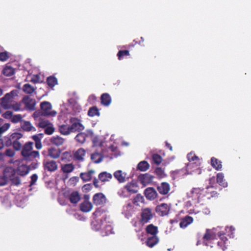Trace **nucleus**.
<instances>
[{
    "label": "nucleus",
    "instance_id": "nucleus-1",
    "mask_svg": "<svg viewBox=\"0 0 251 251\" xmlns=\"http://www.w3.org/2000/svg\"><path fill=\"white\" fill-rule=\"evenodd\" d=\"M33 143L28 142L22 147L21 155L22 160L26 162L34 161L36 158H40V154L38 151H32Z\"/></svg>",
    "mask_w": 251,
    "mask_h": 251
},
{
    "label": "nucleus",
    "instance_id": "nucleus-2",
    "mask_svg": "<svg viewBox=\"0 0 251 251\" xmlns=\"http://www.w3.org/2000/svg\"><path fill=\"white\" fill-rule=\"evenodd\" d=\"M15 95L16 91L15 90H12L10 93L5 94L0 99L1 106L4 109H12L16 110Z\"/></svg>",
    "mask_w": 251,
    "mask_h": 251
},
{
    "label": "nucleus",
    "instance_id": "nucleus-3",
    "mask_svg": "<svg viewBox=\"0 0 251 251\" xmlns=\"http://www.w3.org/2000/svg\"><path fill=\"white\" fill-rule=\"evenodd\" d=\"M155 214L150 208H145L141 210L139 224L143 226L150 222L154 217Z\"/></svg>",
    "mask_w": 251,
    "mask_h": 251
},
{
    "label": "nucleus",
    "instance_id": "nucleus-4",
    "mask_svg": "<svg viewBox=\"0 0 251 251\" xmlns=\"http://www.w3.org/2000/svg\"><path fill=\"white\" fill-rule=\"evenodd\" d=\"M22 103L24 104L25 108L29 111L35 110L36 101L34 99L31 98L29 96H26L24 97L19 103H17V111L21 109L20 105Z\"/></svg>",
    "mask_w": 251,
    "mask_h": 251
},
{
    "label": "nucleus",
    "instance_id": "nucleus-5",
    "mask_svg": "<svg viewBox=\"0 0 251 251\" xmlns=\"http://www.w3.org/2000/svg\"><path fill=\"white\" fill-rule=\"evenodd\" d=\"M3 176L8 181H11L13 184H16V170L14 167H6L3 171Z\"/></svg>",
    "mask_w": 251,
    "mask_h": 251
},
{
    "label": "nucleus",
    "instance_id": "nucleus-6",
    "mask_svg": "<svg viewBox=\"0 0 251 251\" xmlns=\"http://www.w3.org/2000/svg\"><path fill=\"white\" fill-rule=\"evenodd\" d=\"M40 107L42 111V115L44 116H54L56 114V112L51 110L52 106L49 102L43 101L41 102Z\"/></svg>",
    "mask_w": 251,
    "mask_h": 251
},
{
    "label": "nucleus",
    "instance_id": "nucleus-7",
    "mask_svg": "<svg viewBox=\"0 0 251 251\" xmlns=\"http://www.w3.org/2000/svg\"><path fill=\"white\" fill-rule=\"evenodd\" d=\"M71 125L70 126L71 131L75 132L80 131L84 129V126L80 123V120L76 118H72L70 120Z\"/></svg>",
    "mask_w": 251,
    "mask_h": 251
},
{
    "label": "nucleus",
    "instance_id": "nucleus-8",
    "mask_svg": "<svg viewBox=\"0 0 251 251\" xmlns=\"http://www.w3.org/2000/svg\"><path fill=\"white\" fill-rule=\"evenodd\" d=\"M43 166L44 170L48 172H54L58 169L57 162L53 160H45L43 161Z\"/></svg>",
    "mask_w": 251,
    "mask_h": 251
},
{
    "label": "nucleus",
    "instance_id": "nucleus-9",
    "mask_svg": "<svg viewBox=\"0 0 251 251\" xmlns=\"http://www.w3.org/2000/svg\"><path fill=\"white\" fill-rule=\"evenodd\" d=\"M170 210V207L167 203H163L158 205L155 208V211L160 216H164L168 214Z\"/></svg>",
    "mask_w": 251,
    "mask_h": 251
},
{
    "label": "nucleus",
    "instance_id": "nucleus-10",
    "mask_svg": "<svg viewBox=\"0 0 251 251\" xmlns=\"http://www.w3.org/2000/svg\"><path fill=\"white\" fill-rule=\"evenodd\" d=\"M123 189H126L130 194H135L138 192V186L135 181H132L127 183Z\"/></svg>",
    "mask_w": 251,
    "mask_h": 251
},
{
    "label": "nucleus",
    "instance_id": "nucleus-11",
    "mask_svg": "<svg viewBox=\"0 0 251 251\" xmlns=\"http://www.w3.org/2000/svg\"><path fill=\"white\" fill-rule=\"evenodd\" d=\"M93 201L97 205H102L105 203V196L102 193H97L93 197Z\"/></svg>",
    "mask_w": 251,
    "mask_h": 251
},
{
    "label": "nucleus",
    "instance_id": "nucleus-12",
    "mask_svg": "<svg viewBox=\"0 0 251 251\" xmlns=\"http://www.w3.org/2000/svg\"><path fill=\"white\" fill-rule=\"evenodd\" d=\"M4 141V145L7 147L13 146L16 150V132L13 133L9 137H4L3 139Z\"/></svg>",
    "mask_w": 251,
    "mask_h": 251
},
{
    "label": "nucleus",
    "instance_id": "nucleus-13",
    "mask_svg": "<svg viewBox=\"0 0 251 251\" xmlns=\"http://www.w3.org/2000/svg\"><path fill=\"white\" fill-rule=\"evenodd\" d=\"M144 194L147 199L150 200H153L157 196L156 190L152 187L146 188L144 191Z\"/></svg>",
    "mask_w": 251,
    "mask_h": 251
},
{
    "label": "nucleus",
    "instance_id": "nucleus-14",
    "mask_svg": "<svg viewBox=\"0 0 251 251\" xmlns=\"http://www.w3.org/2000/svg\"><path fill=\"white\" fill-rule=\"evenodd\" d=\"M157 189L160 194L165 195L170 190V186L168 183L163 182L157 186Z\"/></svg>",
    "mask_w": 251,
    "mask_h": 251
},
{
    "label": "nucleus",
    "instance_id": "nucleus-15",
    "mask_svg": "<svg viewBox=\"0 0 251 251\" xmlns=\"http://www.w3.org/2000/svg\"><path fill=\"white\" fill-rule=\"evenodd\" d=\"M141 183L144 185L151 183L153 179V176L149 174L140 175L139 177Z\"/></svg>",
    "mask_w": 251,
    "mask_h": 251
},
{
    "label": "nucleus",
    "instance_id": "nucleus-16",
    "mask_svg": "<svg viewBox=\"0 0 251 251\" xmlns=\"http://www.w3.org/2000/svg\"><path fill=\"white\" fill-rule=\"evenodd\" d=\"M113 175L119 183H124L126 180V173L123 172L121 170L116 171Z\"/></svg>",
    "mask_w": 251,
    "mask_h": 251
},
{
    "label": "nucleus",
    "instance_id": "nucleus-17",
    "mask_svg": "<svg viewBox=\"0 0 251 251\" xmlns=\"http://www.w3.org/2000/svg\"><path fill=\"white\" fill-rule=\"evenodd\" d=\"M92 208V203L88 201H84L79 204L80 210L83 212H88Z\"/></svg>",
    "mask_w": 251,
    "mask_h": 251
},
{
    "label": "nucleus",
    "instance_id": "nucleus-18",
    "mask_svg": "<svg viewBox=\"0 0 251 251\" xmlns=\"http://www.w3.org/2000/svg\"><path fill=\"white\" fill-rule=\"evenodd\" d=\"M30 170L29 167L26 165H19L17 168V174L21 176L27 175Z\"/></svg>",
    "mask_w": 251,
    "mask_h": 251
},
{
    "label": "nucleus",
    "instance_id": "nucleus-19",
    "mask_svg": "<svg viewBox=\"0 0 251 251\" xmlns=\"http://www.w3.org/2000/svg\"><path fill=\"white\" fill-rule=\"evenodd\" d=\"M214 187V186H208L207 187L206 190L205 192L202 191L203 193H205L204 196L207 199L217 196V192L213 190Z\"/></svg>",
    "mask_w": 251,
    "mask_h": 251
},
{
    "label": "nucleus",
    "instance_id": "nucleus-20",
    "mask_svg": "<svg viewBox=\"0 0 251 251\" xmlns=\"http://www.w3.org/2000/svg\"><path fill=\"white\" fill-rule=\"evenodd\" d=\"M145 230L147 234L151 236H157L158 232V227L152 224L148 225L145 228Z\"/></svg>",
    "mask_w": 251,
    "mask_h": 251
},
{
    "label": "nucleus",
    "instance_id": "nucleus-21",
    "mask_svg": "<svg viewBox=\"0 0 251 251\" xmlns=\"http://www.w3.org/2000/svg\"><path fill=\"white\" fill-rule=\"evenodd\" d=\"M61 150L59 149L50 148L48 149V155L53 159L58 158L61 155Z\"/></svg>",
    "mask_w": 251,
    "mask_h": 251
},
{
    "label": "nucleus",
    "instance_id": "nucleus-22",
    "mask_svg": "<svg viewBox=\"0 0 251 251\" xmlns=\"http://www.w3.org/2000/svg\"><path fill=\"white\" fill-rule=\"evenodd\" d=\"M70 202L73 204L77 203L80 200V196L76 191L72 192L69 196Z\"/></svg>",
    "mask_w": 251,
    "mask_h": 251
},
{
    "label": "nucleus",
    "instance_id": "nucleus-23",
    "mask_svg": "<svg viewBox=\"0 0 251 251\" xmlns=\"http://www.w3.org/2000/svg\"><path fill=\"white\" fill-rule=\"evenodd\" d=\"M159 242V238L157 236H151L147 238L146 243L147 246L152 248Z\"/></svg>",
    "mask_w": 251,
    "mask_h": 251
},
{
    "label": "nucleus",
    "instance_id": "nucleus-24",
    "mask_svg": "<svg viewBox=\"0 0 251 251\" xmlns=\"http://www.w3.org/2000/svg\"><path fill=\"white\" fill-rule=\"evenodd\" d=\"M101 103L102 105L107 106L111 102V98L108 93H103L100 97Z\"/></svg>",
    "mask_w": 251,
    "mask_h": 251
},
{
    "label": "nucleus",
    "instance_id": "nucleus-25",
    "mask_svg": "<svg viewBox=\"0 0 251 251\" xmlns=\"http://www.w3.org/2000/svg\"><path fill=\"white\" fill-rule=\"evenodd\" d=\"M95 173V171L93 170H89L87 172L81 173L80 174V177L84 181H88L91 180L92 177V175Z\"/></svg>",
    "mask_w": 251,
    "mask_h": 251
},
{
    "label": "nucleus",
    "instance_id": "nucleus-26",
    "mask_svg": "<svg viewBox=\"0 0 251 251\" xmlns=\"http://www.w3.org/2000/svg\"><path fill=\"white\" fill-rule=\"evenodd\" d=\"M193 221L192 217L186 216L183 218L179 223V226L181 228H184L187 227L189 225L191 224Z\"/></svg>",
    "mask_w": 251,
    "mask_h": 251
},
{
    "label": "nucleus",
    "instance_id": "nucleus-27",
    "mask_svg": "<svg viewBox=\"0 0 251 251\" xmlns=\"http://www.w3.org/2000/svg\"><path fill=\"white\" fill-rule=\"evenodd\" d=\"M75 166L72 163L61 165V170L66 174H69L74 171Z\"/></svg>",
    "mask_w": 251,
    "mask_h": 251
},
{
    "label": "nucleus",
    "instance_id": "nucleus-28",
    "mask_svg": "<svg viewBox=\"0 0 251 251\" xmlns=\"http://www.w3.org/2000/svg\"><path fill=\"white\" fill-rule=\"evenodd\" d=\"M85 155V151L82 148H80L75 153L74 157L77 160L83 161L84 160V156Z\"/></svg>",
    "mask_w": 251,
    "mask_h": 251
},
{
    "label": "nucleus",
    "instance_id": "nucleus-29",
    "mask_svg": "<svg viewBox=\"0 0 251 251\" xmlns=\"http://www.w3.org/2000/svg\"><path fill=\"white\" fill-rule=\"evenodd\" d=\"M2 73L5 76H11L15 73V69L12 67L10 65L7 64L3 68Z\"/></svg>",
    "mask_w": 251,
    "mask_h": 251
},
{
    "label": "nucleus",
    "instance_id": "nucleus-30",
    "mask_svg": "<svg viewBox=\"0 0 251 251\" xmlns=\"http://www.w3.org/2000/svg\"><path fill=\"white\" fill-rule=\"evenodd\" d=\"M50 141L51 144L56 146H60L64 143V139L58 136H53L50 138Z\"/></svg>",
    "mask_w": 251,
    "mask_h": 251
},
{
    "label": "nucleus",
    "instance_id": "nucleus-31",
    "mask_svg": "<svg viewBox=\"0 0 251 251\" xmlns=\"http://www.w3.org/2000/svg\"><path fill=\"white\" fill-rule=\"evenodd\" d=\"M211 165L216 170H220L222 168L221 161L214 157L211 158Z\"/></svg>",
    "mask_w": 251,
    "mask_h": 251
},
{
    "label": "nucleus",
    "instance_id": "nucleus-32",
    "mask_svg": "<svg viewBox=\"0 0 251 251\" xmlns=\"http://www.w3.org/2000/svg\"><path fill=\"white\" fill-rule=\"evenodd\" d=\"M112 177V175L106 172H103L99 175V179L102 182L109 181Z\"/></svg>",
    "mask_w": 251,
    "mask_h": 251
},
{
    "label": "nucleus",
    "instance_id": "nucleus-33",
    "mask_svg": "<svg viewBox=\"0 0 251 251\" xmlns=\"http://www.w3.org/2000/svg\"><path fill=\"white\" fill-rule=\"evenodd\" d=\"M59 130L61 134L64 135H69L72 132V131H71L70 126L67 125H62L60 126H59Z\"/></svg>",
    "mask_w": 251,
    "mask_h": 251
},
{
    "label": "nucleus",
    "instance_id": "nucleus-34",
    "mask_svg": "<svg viewBox=\"0 0 251 251\" xmlns=\"http://www.w3.org/2000/svg\"><path fill=\"white\" fill-rule=\"evenodd\" d=\"M73 158L72 153L69 151H65L62 153L60 160L61 161L67 163L70 162Z\"/></svg>",
    "mask_w": 251,
    "mask_h": 251
},
{
    "label": "nucleus",
    "instance_id": "nucleus-35",
    "mask_svg": "<svg viewBox=\"0 0 251 251\" xmlns=\"http://www.w3.org/2000/svg\"><path fill=\"white\" fill-rule=\"evenodd\" d=\"M46 82L48 85L52 88L55 85L57 84V79L53 75H50L47 78Z\"/></svg>",
    "mask_w": 251,
    "mask_h": 251
},
{
    "label": "nucleus",
    "instance_id": "nucleus-36",
    "mask_svg": "<svg viewBox=\"0 0 251 251\" xmlns=\"http://www.w3.org/2000/svg\"><path fill=\"white\" fill-rule=\"evenodd\" d=\"M91 158L95 163H99L102 161L103 157L101 153L95 152L91 154Z\"/></svg>",
    "mask_w": 251,
    "mask_h": 251
},
{
    "label": "nucleus",
    "instance_id": "nucleus-37",
    "mask_svg": "<svg viewBox=\"0 0 251 251\" xmlns=\"http://www.w3.org/2000/svg\"><path fill=\"white\" fill-rule=\"evenodd\" d=\"M224 175L223 173H219L217 174V182L221 186L226 187L227 186V183L224 179Z\"/></svg>",
    "mask_w": 251,
    "mask_h": 251
},
{
    "label": "nucleus",
    "instance_id": "nucleus-38",
    "mask_svg": "<svg viewBox=\"0 0 251 251\" xmlns=\"http://www.w3.org/2000/svg\"><path fill=\"white\" fill-rule=\"evenodd\" d=\"M150 168V164L146 161L140 162L137 165V169L141 171H146Z\"/></svg>",
    "mask_w": 251,
    "mask_h": 251
},
{
    "label": "nucleus",
    "instance_id": "nucleus-39",
    "mask_svg": "<svg viewBox=\"0 0 251 251\" xmlns=\"http://www.w3.org/2000/svg\"><path fill=\"white\" fill-rule=\"evenodd\" d=\"M35 88L28 83L25 84L23 86V91L27 94H31L35 90Z\"/></svg>",
    "mask_w": 251,
    "mask_h": 251
},
{
    "label": "nucleus",
    "instance_id": "nucleus-40",
    "mask_svg": "<svg viewBox=\"0 0 251 251\" xmlns=\"http://www.w3.org/2000/svg\"><path fill=\"white\" fill-rule=\"evenodd\" d=\"M154 173L159 179L165 177L167 175L165 174L164 169L161 167H157L154 170Z\"/></svg>",
    "mask_w": 251,
    "mask_h": 251
},
{
    "label": "nucleus",
    "instance_id": "nucleus-41",
    "mask_svg": "<svg viewBox=\"0 0 251 251\" xmlns=\"http://www.w3.org/2000/svg\"><path fill=\"white\" fill-rule=\"evenodd\" d=\"M3 119L0 118V137L2 133L5 132L10 127V124H3Z\"/></svg>",
    "mask_w": 251,
    "mask_h": 251
},
{
    "label": "nucleus",
    "instance_id": "nucleus-42",
    "mask_svg": "<svg viewBox=\"0 0 251 251\" xmlns=\"http://www.w3.org/2000/svg\"><path fill=\"white\" fill-rule=\"evenodd\" d=\"M21 127L24 130L27 131H31L32 129L34 131L36 130L35 128L31 126L30 123L28 121H24L22 123Z\"/></svg>",
    "mask_w": 251,
    "mask_h": 251
},
{
    "label": "nucleus",
    "instance_id": "nucleus-43",
    "mask_svg": "<svg viewBox=\"0 0 251 251\" xmlns=\"http://www.w3.org/2000/svg\"><path fill=\"white\" fill-rule=\"evenodd\" d=\"M100 113L98 108L96 106H92L90 107L88 111V115L90 117H94L95 116H100Z\"/></svg>",
    "mask_w": 251,
    "mask_h": 251
},
{
    "label": "nucleus",
    "instance_id": "nucleus-44",
    "mask_svg": "<svg viewBox=\"0 0 251 251\" xmlns=\"http://www.w3.org/2000/svg\"><path fill=\"white\" fill-rule=\"evenodd\" d=\"M87 134L84 132H80L76 135L75 140L78 143L83 144L85 142Z\"/></svg>",
    "mask_w": 251,
    "mask_h": 251
},
{
    "label": "nucleus",
    "instance_id": "nucleus-45",
    "mask_svg": "<svg viewBox=\"0 0 251 251\" xmlns=\"http://www.w3.org/2000/svg\"><path fill=\"white\" fill-rule=\"evenodd\" d=\"M30 81L34 84L41 83L43 80L41 78L40 74L33 75Z\"/></svg>",
    "mask_w": 251,
    "mask_h": 251
},
{
    "label": "nucleus",
    "instance_id": "nucleus-46",
    "mask_svg": "<svg viewBox=\"0 0 251 251\" xmlns=\"http://www.w3.org/2000/svg\"><path fill=\"white\" fill-rule=\"evenodd\" d=\"M214 238V234L209 229H206V232L204 234L203 239V242L205 243L206 241H209Z\"/></svg>",
    "mask_w": 251,
    "mask_h": 251
},
{
    "label": "nucleus",
    "instance_id": "nucleus-47",
    "mask_svg": "<svg viewBox=\"0 0 251 251\" xmlns=\"http://www.w3.org/2000/svg\"><path fill=\"white\" fill-rule=\"evenodd\" d=\"M152 160L153 163L158 165L161 163L162 158L159 154L154 153L152 155Z\"/></svg>",
    "mask_w": 251,
    "mask_h": 251
},
{
    "label": "nucleus",
    "instance_id": "nucleus-48",
    "mask_svg": "<svg viewBox=\"0 0 251 251\" xmlns=\"http://www.w3.org/2000/svg\"><path fill=\"white\" fill-rule=\"evenodd\" d=\"M129 52L128 50H120L118 53L117 56L119 60H122L125 56H129Z\"/></svg>",
    "mask_w": 251,
    "mask_h": 251
},
{
    "label": "nucleus",
    "instance_id": "nucleus-49",
    "mask_svg": "<svg viewBox=\"0 0 251 251\" xmlns=\"http://www.w3.org/2000/svg\"><path fill=\"white\" fill-rule=\"evenodd\" d=\"M2 203L3 206L8 208L11 206V202L9 201V197L7 196H5L1 201Z\"/></svg>",
    "mask_w": 251,
    "mask_h": 251
},
{
    "label": "nucleus",
    "instance_id": "nucleus-50",
    "mask_svg": "<svg viewBox=\"0 0 251 251\" xmlns=\"http://www.w3.org/2000/svg\"><path fill=\"white\" fill-rule=\"evenodd\" d=\"M93 146L101 147L102 146V141L97 136L95 137L92 140Z\"/></svg>",
    "mask_w": 251,
    "mask_h": 251
},
{
    "label": "nucleus",
    "instance_id": "nucleus-51",
    "mask_svg": "<svg viewBox=\"0 0 251 251\" xmlns=\"http://www.w3.org/2000/svg\"><path fill=\"white\" fill-rule=\"evenodd\" d=\"M187 158L191 162L192 161H199V158L194 153L190 152L187 154Z\"/></svg>",
    "mask_w": 251,
    "mask_h": 251
},
{
    "label": "nucleus",
    "instance_id": "nucleus-52",
    "mask_svg": "<svg viewBox=\"0 0 251 251\" xmlns=\"http://www.w3.org/2000/svg\"><path fill=\"white\" fill-rule=\"evenodd\" d=\"M143 197L140 194H137L136 197L133 199L132 202L135 205H138L139 202H142L143 201Z\"/></svg>",
    "mask_w": 251,
    "mask_h": 251
},
{
    "label": "nucleus",
    "instance_id": "nucleus-53",
    "mask_svg": "<svg viewBox=\"0 0 251 251\" xmlns=\"http://www.w3.org/2000/svg\"><path fill=\"white\" fill-rule=\"evenodd\" d=\"M103 213V211L100 208H97L96 211L93 213V215L95 218L101 216Z\"/></svg>",
    "mask_w": 251,
    "mask_h": 251
},
{
    "label": "nucleus",
    "instance_id": "nucleus-54",
    "mask_svg": "<svg viewBox=\"0 0 251 251\" xmlns=\"http://www.w3.org/2000/svg\"><path fill=\"white\" fill-rule=\"evenodd\" d=\"M54 131V128L52 126H47L45 129V133L48 135L52 134Z\"/></svg>",
    "mask_w": 251,
    "mask_h": 251
},
{
    "label": "nucleus",
    "instance_id": "nucleus-55",
    "mask_svg": "<svg viewBox=\"0 0 251 251\" xmlns=\"http://www.w3.org/2000/svg\"><path fill=\"white\" fill-rule=\"evenodd\" d=\"M8 58V53L6 51L0 53V60L2 61H6Z\"/></svg>",
    "mask_w": 251,
    "mask_h": 251
},
{
    "label": "nucleus",
    "instance_id": "nucleus-56",
    "mask_svg": "<svg viewBox=\"0 0 251 251\" xmlns=\"http://www.w3.org/2000/svg\"><path fill=\"white\" fill-rule=\"evenodd\" d=\"M112 227L110 225H105L104 230H105V235H107L112 233Z\"/></svg>",
    "mask_w": 251,
    "mask_h": 251
},
{
    "label": "nucleus",
    "instance_id": "nucleus-57",
    "mask_svg": "<svg viewBox=\"0 0 251 251\" xmlns=\"http://www.w3.org/2000/svg\"><path fill=\"white\" fill-rule=\"evenodd\" d=\"M5 154L6 156L12 157L15 155V150L12 149H7L5 151Z\"/></svg>",
    "mask_w": 251,
    "mask_h": 251
},
{
    "label": "nucleus",
    "instance_id": "nucleus-58",
    "mask_svg": "<svg viewBox=\"0 0 251 251\" xmlns=\"http://www.w3.org/2000/svg\"><path fill=\"white\" fill-rule=\"evenodd\" d=\"M38 159H39L36 158L34 161H32V162L31 163V164L29 166H28V167H29L30 169H35L36 168H37L38 165Z\"/></svg>",
    "mask_w": 251,
    "mask_h": 251
},
{
    "label": "nucleus",
    "instance_id": "nucleus-59",
    "mask_svg": "<svg viewBox=\"0 0 251 251\" xmlns=\"http://www.w3.org/2000/svg\"><path fill=\"white\" fill-rule=\"evenodd\" d=\"M31 181L30 182V186H32L34 185L35 182H36L37 179H38V176L36 174H33L32 175L31 177Z\"/></svg>",
    "mask_w": 251,
    "mask_h": 251
},
{
    "label": "nucleus",
    "instance_id": "nucleus-60",
    "mask_svg": "<svg viewBox=\"0 0 251 251\" xmlns=\"http://www.w3.org/2000/svg\"><path fill=\"white\" fill-rule=\"evenodd\" d=\"M18 70H19V72H20L22 70H23V73H25V75H28L29 74L28 71H27V70L25 69V67L24 66H21L20 65L17 64V71Z\"/></svg>",
    "mask_w": 251,
    "mask_h": 251
},
{
    "label": "nucleus",
    "instance_id": "nucleus-61",
    "mask_svg": "<svg viewBox=\"0 0 251 251\" xmlns=\"http://www.w3.org/2000/svg\"><path fill=\"white\" fill-rule=\"evenodd\" d=\"M7 179L3 176H0V186H4L8 183Z\"/></svg>",
    "mask_w": 251,
    "mask_h": 251
},
{
    "label": "nucleus",
    "instance_id": "nucleus-62",
    "mask_svg": "<svg viewBox=\"0 0 251 251\" xmlns=\"http://www.w3.org/2000/svg\"><path fill=\"white\" fill-rule=\"evenodd\" d=\"M2 117L5 119H10L12 116V113L10 111H7L2 115Z\"/></svg>",
    "mask_w": 251,
    "mask_h": 251
},
{
    "label": "nucleus",
    "instance_id": "nucleus-63",
    "mask_svg": "<svg viewBox=\"0 0 251 251\" xmlns=\"http://www.w3.org/2000/svg\"><path fill=\"white\" fill-rule=\"evenodd\" d=\"M42 137V136L41 134L35 135L32 137V139L35 141V143L41 141V139Z\"/></svg>",
    "mask_w": 251,
    "mask_h": 251
},
{
    "label": "nucleus",
    "instance_id": "nucleus-64",
    "mask_svg": "<svg viewBox=\"0 0 251 251\" xmlns=\"http://www.w3.org/2000/svg\"><path fill=\"white\" fill-rule=\"evenodd\" d=\"M218 246L221 247L223 251H226L227 249V248L226 246V244H224L223 242H218Z\"/></svg>",
    "mask_w": 251,
    "mask_h": 251
}]
</instances>
